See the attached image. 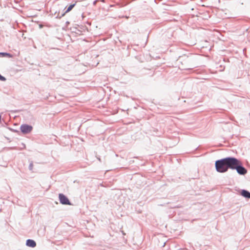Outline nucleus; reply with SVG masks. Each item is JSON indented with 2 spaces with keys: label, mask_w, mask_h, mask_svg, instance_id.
<instances>
[{
  "label": "nucleus",
  "mask_w": 250,
  "mask_h": 250,
  "mask_svg": "<svg viewBox=\"0 0 250 250\" xmlns=\"http://www.w3.org/2000/svg\"><path fill=\"white\" fill-rule=\"evenodd\" d=\"M234 158L228 157L217 160L215 162L216 170L221 173L227 171L228 168H231Z\"/></svg>",
  "instance_id": "1"
},
{
  "label": "nucleus",
  "mask_w": 250,
  "mask_h": 250,
  "mask_svg": "<svg viewBox=\"0 0 250 250\" xmlns=\"http://www.w3.org/2000/svg\"><path fill=\"white\" fill-rule=\"evenodd\" d=\"M233 164L231 169H236L237 172L241 175H245L247 173V169L242 166V163L239 160L234 158L233 161Z\"/></svg>",
  "instance_id": "2"
},
{
  "label": "nucleus",
  "mask_w": 250,
  "mask_h": 250,
  "mask_svg": "<svg viewBox=\"0 0 250 250\" xmlns=\"http://www.w3.org/2000/svg\"><path fill=\"white\" fill-rule=\"evenodd\" d=\"M21 130L23 134H27L30 133L33 127L31 125H22L21 126Z\"/></svg>",
  "instance_id": "3"
},
{
  "label": "nucleus",
  "mask_w": 250,
  "mask_h": 250,
  "mask_svg": "<svg viewBox=\"0 0 250 250\" xmlns=\"http://www.w3.org/2000/svg\"><path fill=\"white\" fill-rule=\"evenodd\" d=\"M60 202L64 205H70L68 199L63 194L60 193L59 195Z\"/></svg>",
  "instance_id": "4"
},
{
  "label": "nucleus",
  "mask_w": 250,
  "mask_h": 250,
  "mask_svg": "<svg viewBox=\"0 0 250 250\" xmlns=\"http://www.w3.org/2000/svg\"><path fill=\"white\" fill-rule=\"evenodd\" d=\"M26 244L27 246L31 247V248H34L36 246V242L34 240H31V239H28L26 241Z\"/></svg>",
  "instance_id": "5"
},
{
  "label": "nucleus",
  "mask_w": 250,
  "mask_h": 250,
  "mask_svg": "<svg viewBox=\"0 0 250 250\" xmlns=\"http://www.w3.org/2000/svg\"><path fill=\"white\" fill-rule=\"evenodd\" d=\"M76 2L74 4L70 5L67 8L65 13L62 15V16H63L65 15V14L69 12L73 9V8L75 6V5H76Z\"/></svg>",
  "instance_id": "6"
},
{
  "label": "nucleus",
  "mask_w": 250,
  "mask_h": 250,
  "mask_svg": "<svg viewBox=\"0 0 250 250\" xmlns=\"http://www.w3.org/2000/svg\"><path fill=\"white\" fill-rule=\"evenodd\" d=\"M242 195L245 197L250 198V193L247 190H243L242 191Z\"/></svg>",
  "instance_id": "7"
},
{
  "label": "nucleus",
  "mask_w": 250,
  "mask_h": 250,
  "mask_svg": "<svg viewBox=\"0 0 250 250\" xmlns=\"http://www.w3.org/2000/svg\"><path fill=\"white\" fill-rule=\"evenodd\" d=\"M0 80L1 81H5L6 79L0 74Z\"/></svg>",
  "instance_id": "8"
},
{
  "label": "nucleus",
  "mask_w": 250,
  "mask_h": 250,
  "mask_svg": "<svg viewBox=\"0 0 250 250\" xmlns=\"http://www.w3.org/2000/svg\"><path fill=\"white\" fill-rule=\"evenodd\" d=\"M0 55H2V56H9V54L6 53H0Z\"/></svg>",
  "instance_id": "9"
},
{
  "label": "nucleus",
  "mask_w": 250,
  "mask_h": 250,
  "mask_svg": "<svg viewBox=\"0 0 250 250\" xmlns=\"http://www.w3.org/2000/svg\"><path fill=\"white\" fill-rule=\"evenodd\" d=\"M33 168V164L32 163H31L29 165V169L32 170Z\"/></svg>",
  "instance_id": "10"
}]
</instances>
